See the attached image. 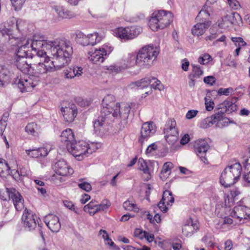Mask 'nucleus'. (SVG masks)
Returning <instances> with one entry per match:
<instances>
[{
    "label": "nucleus",
    "instance_id": "60",
    "mask_svg": "<svg viewBox=\"0 0 250 250\" xmlns=\"http://www.w3.org/2000/svg\"><path fill=\"white\" fill-rule=\"evenodd\" d=\"M11 188H6V190H0V199L3 201H6L10 199L9 194Z\"/></svg>",
    "mask_w": 250,
    "mask_h": 250
},
{
    "label": "nucleus",
    "instance_id": "61",
    "mask_svg": "<svg viewBox=\"0 0 250 250\" xmlns=\"http://www.w3.org/2000/svg\"><path fill=\"white\" fill-rule=\"evenodd\" d=\"M26 153L32 158H39L40 157L38 149H26Z\"/></svg>",
    "mask_w": 250,
    "mask_h": 250
},
{
    "label": "nucleus",
    "instance_id": "59",
    "mask_svg": "<svg viewBox=\"0 0 250 250\" xmlns=\"http://www.w3.org/2000/svg\"><path fill=\"white\" fill-rule=\"evenodd\" d=\"M157 149V146L156 143H152L147 146L146 150V154L148 156L153 155Z\"/></svg>",
    "mask_w": 250,
    "mask_h": 250
},
{
    "label": "nucleus",
    "instance_id": "40",
    "mask_svg": "<svg viewBox=\"0 0 250 250\" xmlns=\"http://www.w3.org/2000/svg\"><path fill=\"white\" fill-rule=\"evenodd\" d=\"M218 114H214L203 120L200 123V127L202 128H207L215 124L216 119L218 118Z\"/></svg>",
    "mask_w": 250,
    "mask_h": 250
},
{
    "label": "nucleus",
    "instance_id": "47",
    "mask_svg": "<svg viewBox=\"0 0 250 250\" xmlns=\"http://www.w3.org/2000/svg\"><path fill=\"white\" fill-rule=\"evenodd\" d=\"M99 236H101L102 238L104 240V242L105 245H108L111 247L114 246V243L111 240V239L109 238L106 231L101 229L99 232Z\"/></svg>",
    "mask_w": 250,
    "mask_h": 250
},
{
    "label": "nucleus",
    "instance_id": "6",
    "mask_svg": "<svg viewBox=\"0 0 250 250\" xmlns=\"http://www.w3.org/2000/svg\"><path fill=\"white\" fill-rule=\"evenodd\" d=\"M129 88L144 89L149 88L150 90L146 91L145 94L161 92L164 89V86L162 83L154 77L147 76L137 82L131 83Z\"/></svg>",
    "mask_w": 250,
    "mask_h": 250
},
{
    "label": "nucleus",
    "instance_id": "43",
    "mask_svg": "<svg viewBox=\"0 0 250 250\" xmlns=\"http://www.w3.org/2000/svg\"><path fill=\"white\" fill-rule=\"evenodd\" d=\"M214 237L211 232H207L201 239V241L208 248L214 247L215 243L214 242Z\"/></svg>",
    "mask_w": 250,
    "mask_h": 250
},
{
    "label": "nucleus",
    "instance_id": "5",
    "mask_svg": "<svg viewBox=\"0 0 250 250\" xmlns=\"http://www.w3.org/2000/svg\"><path fill=\"white\" fill-rule=\"evenodd\" d=\"M8 27L3 30V34L5 33L10 38L14 39H19L23 37L22 35L29 30L28 23L21 19L16 20L12 18L7 23Z\"/></svg>",
    "mask_w": 250,
    "mask_h": 250
},
{
    "label": "nucleus",
    "instance_id": "32",
    "mask_svg": "<svg viewBox=\"0 0 250 250\" xmlns=\"http://www.w3.org/2000/svg\"><path fill=\"white\" fill-rule=\"evenodd\" d=\"M27 58H16V65L17 68L24 74L31 72L32 69L26 60Z\"/></svg>",
    "mask_w": 250,
    "mask_h": 250
},
{
    "label": "nucleus",
    "instance_id": "28",
    "mask_svg": "<svg viewBox=\"0 0 250 250\" xmlns=\"http://www.w3.org/2000/svg\"><path fill=\"white\" fill-rule=\"evenodd\" d=\"M78 36L82 39L81 43L84 46L88 45H94L97 42L100 41V38L98 37V34L97 32L87 35L82 33H80L78 34Z\"/></svg>",
    "mask_w": 250,
    "mask_h": 250
},
{
    "label": "nucleus",
    "instance_id": "39",
    "mask_svg": "<svg viewBox=\"0 0 250 250\" xmlns=\"http://www.w3.org/2000/svg\"><path fill=\"white\" fill-rule=\"evenodd\" d=\"M234 200L232 196L229 197V196H224V202L220 210L222 212H225L226 215H228L231 211L230 208L233 206Z\"/></svg>",
    "mask_w": 250,
    "mask_h": 250
},
{
    "label": "nucleus",
    "instance_id": "51",
    "mask_svg": "<svg viewBox=\"0 0 250 250\" xmlns=\"http://www.w3.org/2000/svg\"><path fill=\"white\" fill-rule=\"evenodd\" d=\"M76 102L80 105L81 106H88L91 102V99L87 98V97H82V96H78L75 99Z\"/></svg>",
    "mask_w": 250,
    "mask_h": 250
},
{
    "label": "nucleus",
    "instance_id": "10",
    "mask_svg": "<svg viewBox=\"0 0 250 250\" xmlns=\"http://www.w3.org/2000/svg\"><path fill=\"white\" fill-rule=\"evenodd\" d=\"M39 81L38 76L29 74L25 75L23 78H17L15 83L21 92H31Z\"/></svg>",
    "mask_w": 250,
    "mask_h": 250
},
{
    "label": "nucleus",
    "instance_id": "19",
    "mask_svg": "<svg viewBox=\"0 0 250 250\" xmlns=\"http://www.w3.org/2000/svg\"><path fill=\"white\" fill-rule=\"evenodd\" d=\"M156 131V126L151 122H147L142 125L141 129V135L139 141L143 145L147 139L153 136Z\"/></svg>",
    "mask_w": 250,
    "mask_h": 250
},
{
    "label": "nucleus",
    "instance_id": "62",
    "mask_svg": "<svg viewBox=\"0 0 250 250\" xmlns=\"http://www.w3.org/2000/svg\"><path fill=\"white\" fill-rule=\"evenodd\" d=\"M73 73V72L72 71L71 67H69L63 71V75L65 79H72L74 78Z\"/></svg>",
    "mask_w": 250,
    "mask_h": 250
},
{
    "label": "nucleus",
    "instance_id": "21",
    "mask_svg": "<svg viewBox=\"0 0 250 250\" xmlns=\"http://www.w3.org/2000/svg\"><path fill=\"white\" fill-rule=\"evenodd\" d=\"M214 2V0L213 1H210L209 0H207L205 4L200 11L198 15L196 17L197 21L202 22L211 21L209 20L210 16L212 13L213 9L210 5L213 4Z\"/></svg>",
    "mask_w": 250,
    "mask_h": 250
},
{
    "label": "nucleus",
    "instance_id": "2",
    "mask_svg": "<svg viewBox=\"0 0 250 250\" xmlns=\"http://www.w3.org/2000/svg\"><path fill=\"white\" fill-rule=\"evenodd\" d=\"M110 99L113 100L111 95H106L103 98L102 102L103 107L101 110V115L94 121L93 124L95 133L101 136L106 134L109 131L110 127L109 118L111 117V114L107 112L108 107L104 106L105 105H108L106 103V101Z\"/></svg>",
    "mask_w": 250,
    "mask_h": 250
},
{
    "label": "nucleus",
    "instance_id": "13",
    "mask_svg": "<svg viewBox=\"0 0 250 250\" xmlns=\"http://www.w3.org/2000/svg\"><path fill=\"white\" fill-rule=\"evenodd\" d=\"M37 35L39 34H35L31 39H26L23 37L20 38L19 39H15L17 41L16 44L18 47L16 53V58L29 57L30 56L29 51H30V48L32 51L35 52V51L32 49L31 47V43L34 36Z\"/></svg>",
    "mask_w": 250,
    "mask_h": 250
},
{
    "label": "nucleus",
    "instance_id": "54",
    "mask_svg": "<svg viewBox=\"0 0 250 250\" xmlns=\"http://www.w3.org/2000/svg\"><path fill=\"white\" fill-rule=\"evenodd\" d=\"M165 134V138L167 142L171 145H174L178 141V134H174L172 133H164Z\"/></svg>",
    "mask_w": 250,
    "mask_h": 250
},
{
    "label": "nucleus",
    "instance_id": "22",
    "mask_svg": "<svg viewBox=\"0 0 250 250\" xmlns=\"http://www.w3.org/2000/svg\"><path fill=\"white\" fill-rule=\"evenodd\" d=\"M209 147V146L208 142L205 139L198 140L194 143L195 152L204 162H205V161L207 160L205 156Z\"/></svg>",
    "mask_w": 250,
    "mask_h": 250
},
{
    "label": "nucleus",
    "instance_id": "55",
    "mask_svg": "<svg viewBox=\"0 0 250 250\" xmlns=\"http://www.w3.org/2000/svg\"><path fill=\"white\" fill-rule=\"evenodd\" d=\"M87 145L88 156L101 147V144L98 143L87 142Z\"/></svg>",
    "mask_w": 250,
    "mask_h": 250
},
{
    "label": "nucleus",
    "instance_id": "45",
    "mask_svg": "<svg viewBox=\"0 0 250 250\" xmlns=\"http://www.w3.org/2000/svg\"><path fill=\"white\" fill-rule=\"evenodd\" d=\"M138 168L146 175L147 180L150 178V173L147 163L143 158H140L138 160Z\"/></svg>",
    "mask_w": 250,
    "mask_h": 250
},
{
    "label": "nucleus",
    "instance_id": "33",
    "mask_svg": "<svg viewBox=\"0 0 250 250\" xmlns=\"http://www.w3.org/2000/svg\"><path fill=\"white\" fill-rule=\"evenodd\" d=\"M250 154V148H249ZM244 171L242 179L246 186H250V156L243 163Z\"/></svg>",
    "mask_w": 250,
    "mask_h": 250
},
{
    "label": "nucleus",
    "instance_id": "16",
    "mask_svg": "<svg viewBox=\"0 0 250 250\" xmlns=\"http://www.w3.org/2000/svg\"><path fill=\"white\" fill-rule=\"evenodd\" d=\"M111 205L107 200H103L100 204L96 200H92L83 207V210L90 215L93 216L96 213L107 209Z\"/></svg>",
    "mask_w": 250,
    "mask_h": 250
},
{
    "label": "nucleus",
    "instance_id": "8",
    "mask_svg": "<svg viewBox=\"0 0 250 250\" xmlns=\"http://www.w3.org/2000/svg\"><path fill=\"white\" fill-rule=\"evenodd\" d=\"M113 50V47L109 44H104L99 48H94L87 53V58L92 63L100 64Z\"/></svg>",
    "mask_w": 250,
    "mask_h": 250
},
{
    "label": "nucleus",
    "instance_id": "50",
    "mask_svg": "<svg viewBox=\"0 0 250 250\" xmlns=\"http://www.w3.org/2000/svg\"><path fill=\"white\" fill-rule=\"evenodd\" d=\"M63 205L65 208L73 211L75 213L77 214H80L79 209L75 206L74 204L72 201L67 200H63Z\"/></svg>",
    "mask_w": 250,
    "mask_h": 250
},
{
    "label": "nucleus",
    "instance_id": "23",
    "mask_svg": "<svg viewBox=\"0 0 250 250\" xmlns=\"http://www.w3.org/2000/svg\"><path fill=\"white\" fill-rule=\"evenodd\" d=\"M51 9L55 12L58 18L61 20L71 19L75 17L74 12L61 4H53L51 5Z\"/></svg>",
    "mask_w": 250,
    "mask_h": 250
},
{
    "label": "nucleus",
    "instance_id": "25",
    "mask_svg": "<svg viewBox=\"0 0 250 250\" xmlns=\"http://www.w3.org/2000/svg\"><path fill=\"white\" fill-rule=\"evenodd\" d=\"M174 202V198L172 192L169 190L164 191L161 200L158 205L159 209L163 212H167V206H171Z\"/></svg>",
    "mask_w": 250,
    "mask_h": 250
},
{
    "label": "nucleus",
    "instance_id": "46",
    "mask_svg": "<svg viewBox=\"0 0 250 250\" xmlns=\"http://www.w3.org/2000/svg\"><path fill=\"white\" fill-rule=\"evenodd\" d=\"M215 114H218L219 116L218 118L215 120L216 121L215 123L216 126L221 128L228 125L229 119L228 118H223V114H221L219 112L216 113Z\"/></svg>",
    "mask_w": 250,
    "mask_h": 250
},
{
    "label": "nucleus",
    "instance_id": "7",
    "mask_svg": "<svg viewBox=\"0 0 250 250\" xmlns=\"http://www.w3.org/2000/svg\"><path fill=\"white\" fill-rule=\"evenodd\" d=\"M158 54L157 48L153 45H148L142 47L137 54V65L146 67H150Z\"/></svg>",
    "mask_w": 250,
    "mask_h": 250
},
{
    "label": "nucleus",
    "instance_id": "41",
    "mask_svg": "<svg viewBox=\"0 0 250 250\" xmlns=\"http://www.w3.org/2000/svg\"><path fill=\"white\" fill-rule=\"evenodd\" d=\"M10 72L5 66H0V87L4 85V83L9 81Z\"/></svg>",
    "mask_w": 250,
    "mask_h": 250
},
{
    "label": "nucleus",
    "instance_id": "24",
    "mask_svg": "<svg viewBox=\"0 0 250 250\" xmlns=\"http://www.w3.org/2000/svg\"><path fill=\"white\" fill-rule=\"evenodd\" d=\"M44 222L50 230L53 232H58L61 227L58 216L50 214L46 215L44 219Z\"/></svg>",
    "mask_w": 250,
    "mask_h": 250
},
{
    "label": "nucleus",
    "instance_id": "58",
    "mask_svg": "<svg viewBox=\"0 0 250 250\" xmlns=\"http://www.w3.org/2000/svg\"><path fill=\"white\" fill-rule=\"evenodd\" d=\"M16 10L21 9L26 0H10Z\"/></svg>",
    "mask_w": 250,
    "mask_h": 250
},
{
    "label": "nucleus",
    "instance_id": "18",
    "mask_svg": "<svg viewBox=\"0 0 250 250\" xmlns=\"http://www.w3.org/2000/svg\"><path fill=\"white\" fill-rule=\"evenodd\" d=\"M38 219V217L34 213L26 208L24 209L21 217L23 227L29 231L35 229Z\"/></svg>",
    "mask_w": 250,
    "mask_h": 250
},
{
    "label": "nucleus",
    "instance_id": "1",
    "mask_svg": "<svg viewBox=\"0 0 250 250\" xmlns=\"http://www.w3.org/2000/svg\"><path fill=\"white\" fill-rule=\"evenodd\" d=\"M37 57L44 58L43 62L36 66V73L47 74L59 70L70 62L73 48L70 42L64 39L44 40L41 35H35L31 43Z\"/></svg>",
    "mask_w": 250,
    "mask_h": 250
},
{
    "label": "nucleus",
    "instance_id": "64",
    "mask_svg": "<svg viewBox=\"0 0 250 250\" xmlns=\"http://www.w3.org/2000/svg\"><path fill=\"white\" fill-rule=\"evenodd\" d=\"M78 186L80 188H81L87 192L90 191L92 189V187H91V185L89 183L85 182H83L81 183H79L78 184Z\"/></svg>",
    "mask_w": 250,
    "mask_h": 250
},
{
    "label": "nucleus",
    "instance_id": "56",
    "mask_svg": "<svg viewBox=\"0 0 250 250\" xmlns=\"http://www.w3.org/2000/svg\"><path fill=\"white\" fill-rule=\"evenodd\" d=\"M19 174L21 176H26L28 177H32V173L30 169L28 166H23L20 168L19 171H17Z\"/></svg>",
    "mask_w": 250,
    "mask_h": 250
},
{
    "label": "nucleus",
    "instance_id": "29",
    "mask_svg": "<svg viewBox=\"0 0 250 250\" xmlns=\"http://www.w3.org/2000/svg\"><path fill=\"white\" fill-rule=\"evenodd\" d=\"M211 21L202 22L198 21L191 29V33L195 36L203 35L211 25Z\"/></svg>",
    "mask_w": 250,
    "mask_h": 250
},
{
    "label": "nucleus",
    "instance_id": "49",
    "mask_svg": "<svg viewBox=\"0 0 250 250\" xmlns=\"http://www.w3.org/2000/svg\"><path fill=\"white\" fill-rule=\"evenodd\" d=\"M138 232L140 234L141 238H145L149 242H152L154 240V235L152 233L140 229L136 231V233Z\"/></svg>",
    "mask_w": 250,
    "mask_h": 250
},
{
    "label": "nucleus",
    "instance_id": "38",
    "mask_svg": "<svg viewBox=\"0 0 250 250\" xmlns=\"http://www.w3.org/2000/svg\"><path fill=\"white\" fill-rule=\"evenodd\" d=\"M25 131L28 135L36 136L40 132V127L36 123L31 122L26 125Z\"/></svg>",
    "mask_w": 250,
    "mask_h": 250
},
{
    "label": "nucleus",
    "instance_id": "63",
    "mask_svg": "<svg viewBox=\"0 0 250 250\" xmlns=\"http://www.w3.org/2000/svg\"><path fill=\"white\" fill-rule=\"evenodd\" d=\"M72 71L73 72L74 77H79L83 73V69L81 67L74 66L71 67Z\"/></svg>",
    "mask_w": 250,
    "mask_h": 250
},
{
    "label": "nucleus",
    "instance_id": "12",
    "mask_svg": "<svg viewBox=\"0 0 250 250\" xmlns=\"http://www.w3.org/2000/svg\"><path fill=\"white\" fill-rule=\"evenodd\" d=\"M87 142L82 140L75 141L72 144L67 145V150L78 160H81L84 156H88Z\"/></svg>",
    "mask_w": 250,
    "mask_h": 250
},
{
    "label": "nucleus",
    "instance_id": "4",
    "mask_svg": "<svg viewBox=\"0 0 250 250\" xmlns=\"http://www.w3.org/2000/svg\"><path fill=\"white\" fill-rule=\"evenodd\" d=\"M242 172V167L238 163L226 167L221 173L220 183L224 187H228L238 181Z\"/></svg>",
    "mask_w": 250,
    "mask_h": 250
},
{
    "label": "nucleus",
    "instance_id": "31",
    "mask_svg": "<svg viewBox=\"0 0 250 250\" xmlns=\"http://www.w3.org/2000/svg\"><path fill=\"white\" fill-rule=\"evenodd\" d=\"M17 166L16 161L13 160L8 164L4 159L0 158V176H5L10 173V170Z\"/></svg>",
    "mask_w": 250,
    "mask_h": 250
},
{
    "label": "nucleus",
    "instance_id": "14",
    "mask_svg": "<svg viewBox=\"0 0 250 250\" xmlns=\"http://www.w3.org/2000/svg\"><path fill=\"white\" fill-rule=\"evenodd\" d=\"M61 111L64 120L67 123L73 122L78 114L76 105L70 101H63L61 104Z\"/></svg>",
    "mask_w": 250,
    "mask_h": 250
},
{
    "label": "nucleus",
    "instance_id": "26",
    "mask_svg": "<svg viewBox=\"0 0 250 250\" xmlns=\"http://www.w3.org/2000/svg\"><path fill=\"white\" fill-rule=\"evenodd\" d=\"M198 229V223L191 219L187 220L182 228V232L184 235L188 237L191 236Z\"/></svg>",
    "mask_w": 250,
    "mask_h": 250
},
{
    "label": "nucleus",
    "instance_id": "35",
    "mask_svg": "<svg viewBox=\"0 0 250 250\" xmlns=\"http://www.w3.org/2000/svg\"><path fill=\"white\" fill-rule=\"evenodd\" d=\"M220 217L222 218L218 224L220 226L221 229H225L227 227L234 226L237 224H239L238 221H236V219L235 217L230 218L229 216H223L221 215Z\"/></svg>",
    "mask_w": 250,
    "mask_h": 250
},
{
    "label": "nucleus",
    "instance_id": "44",
    "mask_svg": "<svg viewBox=\"0 0 250 250\" xmlns=\"http://www.w3.org/2000/svg\"><path fill=\"white\" fill-rule=\"evenodd\" d=\"M204 99L206 109L208 111L212 110L216 102L215 95H206Z\"/></svg>",
    "mask_w": 250,
    "mask_h": 250
},
{
    "label": "nucleus",
    "instance_id": "34",
    "mask_svg": "<svg viewBox=\"0 0 250 250\" xmlns=\"http://www.w3.org/2000/svg\"><path fill=\"white\" fill-rule=\"evenodd\" d=\"M61 140L65 144L66 148L69 144H72L74 142V135L72 129L67 128L63 131L61 135Z\"/></svg>",
    "mask_w": 250,
    "mask_h": 250
},
{
    "label": "nucleus",
    "instance_id": "30",
    "mask_svg": "<svg viewBox=\"0 0 250 250\" xmlns=\"http://www.w3.org/2000/svg\"><path fill=\"white\" fill-rule=\"evenodd\" d=\"M218 109L219 110L218 112L221 114L225 113L229 114L236 110L237 105L234 102L226 100L218 105Z\"/></svg>",
    "mask_w": 250,
    "mask_h": 250
},
{
    "label": "nucleus",
    "instance_id": "15",
    "mask_svg": "<svg viewBox=\"0 0 250 250\" xmlns=\"http://www.w3.org/2000/svg\"><path fill=\"white\" fill-rule=\"evenodd\" d=\"M242 23V19L237 12H230L225 15L219 22V26L224 29H229L234 25H239Z\"/></svg>",
    "mask_w": 250,
    "mask_h": 250
},
{
    "label": "nucleus",
    "instance_id": "27",
    "mask_svg": "<svg viewBox=\"0 0 250 250\" xmlns=\"http://www.w3.org/2000/svg\"><path fill=\"white\" fill-rule=\"evenodd\" d=\"M9 198L11 199L17 210H22L24 208V200L22 196L15 188H11L9 194Z\"/></svg>",
    "mask_w": 250,
    "mask_h": 250
},
{
    "label": "nucleus",
    "instance_id": "17",
    "mask_svg": "<svg viewBox=\"0 0 250 250\" xmlns=\"http://www.w3.org/2000/svg\"><path fill=\"white\" fill-rule=\"evenodd\" d=\"M231 217H235L239 223H243V220L248 219L250 216V208L239 205L235 206L228 214Z\"/></svg>",
    "mask_w": 250,
    "mask_h": 250
},
{
    "label": "nucleus",
    "instance_id": "36",
    "mask_svg": "<svg viewBox=\"0 0 250 250\" xmlns=\"http://www.w3.org/2000/svg\"><path fill=\"white\" fill-rule=\"evenodd\" d=\"M192 72L188 75L189 79L192 82L204 74L202 68L199 65L192 64Z\"/></svg>",
    "mask_w": 250,
    "mask_h": 250
},
{
    "label": "nucleus",
    "instance_id": "52",
    "mask_svg": "<svg viewBox=\"0 0 250 250\" xmlns=\"http://www.w3.org/2000/svg\"><path fill=\"white\" fill-rule=\"evenodd\" d=\"M123 207L125 210L129 211L138 212L139 210V208L137 207V205L135 203H133L132 201L129 200L125 201L123 203Z\"/></svg>",
    "mask_w": 250,
    "mask_h": 250
},
{
    "label": "nucleus",
    "instance_id": "3",
    "mask_svg": "<svg viewBox=\"0 0 250 250\" xmlns=\"http://www.w3.org/2000/svg\"><path fill=\"white\" fill-rule=\"evenodd\" d=\"M172 14L161 10L154 12L149 21V26L153 31L163 29L170 25L173 21Z\"/></svg>",
    "mask_w": 250,
    "mask_h": 250
},
{
    "label": "nucleus",
    "instance_id": "57",
    "mask_svg": "<svg viewBox=\"0 0 250 250\" xmlns=\"http://www.w3.org/2000/svg\"><path fill=\"white\" fill-rule=\"evenodd\" d=\"M231 40L237 47L241 48L247 45V43L241 37H232Z\"/></svg>",
    "mask_w": 250,
    "mask_h": 250
},
{
    "label": "nucleus",
    "instance_id": "9",
    "mask_svg": "<svg viewBox=\"0 0 250 250\" xmlns=\"http://www.w3.org/2000/svg\"><path fill=\"white\" fill-rule=\"evenodd\" d=\"M113 97V100L110 99L106 101L108 105H105L104 106L108 107L107 112L111 114V117L113 116L116 118L121 119L122 120H125L128 118L129 114L130 111V106L128 104L126 103H116L115 104L111 103H108L109 100L113 101L114 97L113 95H111Z\"/></svg>",
    "mask_w": 250,
    "mask_h": 250
},
{
    "label": "nucleus",
    "instance_id": "20",
    "mask_svg": "<svg viewBox=\"0 0 250 250\" xmlns=\"http://www.w3.org/2000/svg\"><path fill=\"white\" fill-rule=\"evenodd\" d=\"M55 172L59 175L67 176L73 173V169L64 160H60L55 163L53 166Z\"/></svg>",
    "mask_w": 250,
    "mask_h": 250
},
{
    "label": "nucleus",
    "instance_id": "48",
    "mask_svg": "<svg viewBox=\"0 0 250 250\" xmlns=\"http://www.w3.org/2000/svg\"><path fill=\"white\" fill-rule=\"evenodd\" d=\"M125 61L126 62L127 66L130 67L137 64V55L135 54H128L125 59Z\"/></svg>",
    "mask_w": 250,
    "mask_h": 250
},
{
    "label": "nucleus",
    "instance_id": "11",
    "mask_svg": "<svg viewBox=\"0 0 250 250\" xmlns=\"http://www.w3.org/2000/svg\"><path fill=\"white\" fill-rule=\"evenodd\" d=\"M142 29L138 26L119 27L115 29L114 33L116 37L125 40H132L136 38L141 32Z\"/></svg>",
    "mask_w": 250,
    "mask_h": 250
},
{
    "label": "nucleus",
    "instance_id": "42",
    "mask_svg": "<svg viewBox=\"0 0 250 250\" xmlns=\"http://www.w3.org/2000/svg\"><path fill=\"white\" fill-rule=\"evenodd\" d=\"M173 167V165L170 162H166L163 165L160 177L162 180H165L169 176L171 172V169Z\"/></svg>",
    "mask_w": 250,
    "mask_h": 250
},
{
    "label": "nucleus",
    "instance_id": "53",
    "mask_svg": "<svg viewBox=\"0 0 250 250\" xmlns=\"http://www.w3.org/2000/svg\"><path fill=\"white\" fill-rule=\"evenodd\" d=\"M212 59L210 55L207 53L201 55L198 59V62L201 64L207 65L212 61Z\"/></svg>",
    "mask_w": 250,
    "mask_h": 250
},
{
    "label": "nucleus",
    "instance_id": "37",
    "mask_svg": "<svg viewBox=\"0 0 250 250\" xmlns=\"http://www.w3.org/2000/svg\"><path fill=\"white\" fill-rule=\"evenodd\" d=\"M164 133H172L178 134V131L176 127V123L173 119H169L166 123L164 129Z\"/></svg>",
    "mask_w": 250,
    "mask_h": 250
}]
</instances>
